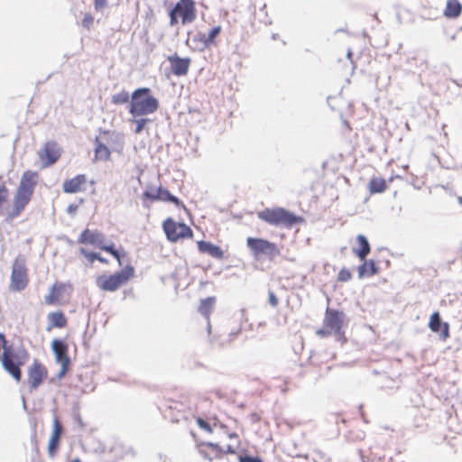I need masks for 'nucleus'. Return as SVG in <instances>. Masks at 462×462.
Wrapping results in <instances>:
<instances>
[{
  "label": "nucleus",
  "mask_w": 462,
  "mask_h": 462,
  "mask_svg": "<svg viewBox=\"0 0 462 462\" xmlns=\"http://www.w3.org/2000/svg\"><path fill=\"white\" fill-rule=\"evenodd\" d=\"M159 101L151 95L149 88H139L131 95L129 113L133 117H140L157 111Z\"/></svg>",
  "instance_id": "1"
},
{
  "label": "nucleus",
  "mask_w": 462,
  "mask_h": 462,
  "mask_svg": "<svg viewBox=\"0 0 462 462\" xmlns=\"http://www.w3.org/2000/svg\"><path fill=\"white\" fill-rule=\"evenodd\" d=\"M258 217L273 226L291 227L300 222L301 218L283 208H266L258 212Z\"/></svg>",
  "instance_id": "2"
},
{
  "label": "nucleus",
  "mask_w": 462,
  "mask_h": 462,
  "mask_svg": "<svg viewBox=\"0 0 462 462\" xmlns=\"http://www.w3.org/2000/svg\"><path fill=\"white\" fill-rule=\"evenodd\" d=\"M134 270L131 265H127L125 268L121 270L115 274L108 277L99 276L97 279V286L106 291H116L121 285L125 283L133 275Z\"/></svg>",
  "instance_id": "3"
},
{
  "label": "nucleus",
  "mask_w": 462,
  "mask_h": 462,
  "mask_svg": "<svg viewBox=\"0 0 462 462\" xmlns=\"http://www.w3.org/2000/svg\"><path fill=\"white\" fill-rule=\"evenodd\" d=\"M26 271L24 259L17 257L12 267L11 290L20 291L26 287L28 282Z\"/></svg>",
  "instance_id": "4"
},
{
  "label": "nucleus",
  "mask_w": 462,
  "mask_h": 462,
  "mask_svg": "<svg viewBox=\"0 0 462 462\" xmlns=\"http://www.w3.org/2000/svg\"><path fill=\"white\" fill-rule=\"evenodd\" d=\"M163 230L169 240L176 242L180 238L191 237L193 232L191 228L184 223H176L171 218L163 222Z\"/></svg>",
  "instance_id": "5"
},
{
  "label": "nucleus",
  "mask_w": 462,
  "mask_h": 462,
  "mask_svg": "<svg viewBox=\"0 0 462 462\" xmlns=\"http://www.w3.org/2000/svg\"><path fill=\"white\" fill-rule=\"evenodd\" d=\"M51 349L57 363L61 365L58 378H62L68 371L70 359L68 356V345L61 339L55 338L51 342Z\"/></svg>",
  "instance_id": "6"
},
{
  "label": "nucleus",
  "mask_w": 462,
  "mask_h": 462,
  "mask_svg": "<svg viewBox=\"0 0 462 462\" xmlns=\"http://www.w3.org/2000/svg\"><path fill=\"white\" fill-rule=\"evenodd\" d=\"M47 377V370L41 363L34 361L28 370V383L32 390L37 389Z\"/></svg>",
  "instance_id": "7"
},
{
  "label": "nucleus",
  "mask_w": 462,
  "mask_h": 462,
  "mask_svg": "<svg viewBox=\"0 0 462 462\" xmlns=\"http://www.w3.org/2000/svg\"><path fill=\"white\" fill-rule=\"evenodd\" d=\"M63 431L64 429L59 418L54 416L52 420V432L48 442V454L51 457H53L57 454Z\"/></svg>",
  "instance_id": "8"
},
{
  "label": "nucleus",
  "mask_w": 462,
  "mask_h": 462,
  "mask_svg": "<svg viewBox=\"0 0 462 462\" xmlns=\"http://www.w3.org/2000/svg\"><path fill=\"white\" fill-rule=\"evenodd\" d=\"M345 319V314L342 311L328 309L325 316V324L337 337L342 336L341 328Z\"/></svg>",
  "instance_id": "9"
},
{
  "label": "nucleus",
  "mask_w": 462,
  "mask_h": 462,
  "mask_svg": "<svg viewBox=\"0 0 462 462\" xmlns=\"http://www.w3.org/2000/svg\"><path fill=\"white\" fill-rule=\"evenodd\" d=\"M174 8L179 11L183 24L190 23L196 19L195 2L193 0H180Z\"/></svg>",
  "instance_id": "10"
},
{
  "label": "nucleus",
  "mask_w": 462,
  "mask_h": 462,
  "mask_svg": "<svg viewBox=\"0 0 462 462\" xmlns=\"http://www.w3.org/2000/svg\"><path fill=\"white\" fill-rule=\"evenodd\" d=\"M429 328L432 332L439 333L442 340H446L449 337V325L442 321L440 314L438 311L431 314Z\"/></svg>",
  "instance_id": "11"
},
{
  "label": "nucleus",
  "mask_w": 462,
  "mask_h": 462,
  "mask_svg": "<svg viewBox=\"0 0 462 462\" xmlns=\"http://www.w3.org/2000/svg\"><path fill=\"white\" fill-rule=\"evenodd\" d=\"M246 243L256 254H273L276 248L274 244L261 238L248 237Z\"/></svg>",
  "instance_id": "12"
},
{
  "label": "nucleus",
  "mask_w": 462,
  "mask_h": 462,
  "mask_svg": "<svg viewBox=\"0 0 462 462\" xmlns=\"http://www.w3.org/2000/svg\"><path fill=\"white\" fill-rule=\"evenodd\" d=\"M168 61L171 63V71L176 76H185L189 68L190 59L180 58L177 54L168 57Z\"/></svg>",
  "instance_id": "13"
},
{
  "label": "nucleus",
  "mask_w": 462,
  "mask_h": 462,
  "mask_svg": "<svg viewBox=\"0 0 462 462\" xmlns=\"http://www.w3.org/2000/svg\"><path fill=\"white\" fill-rule=\"evenodd\" d=\"M42 161L44 162V166H50L57 162L60 157V151L56 143L49 142L45 144L43 152L40 153Z\"/></svg>",
  "instance_id": "14"
},
{
  "label": "nucleus",
  "mask_w": 462,
  "mask_h": 462,
  "mask_svg": "<svg viewBox=\"0 0 462 462\" xmlns=\"http://www.w3.org/2000/svg\"><path fill=\"white\" fill-rule=\"evenodd\" d=\"M104 240L105 238L102 233L85 229L79 238V243L89 244L100 247Z\"/></svg>",
  "instance_id": "15"
},
{
  "label": "nucleus",
  "mask_w": 462,
  "mask_h": 462,
  "mask_svg": "<svg viewBox=\"0 0 462 462\" xmlns=\"http://www.w3.org/2000/svg\"><path fill=\"white\" fill-rule=\"evenodd\" d=\"M87 179L84 174H79L76 177L65 180L63 182V191L65 193H77L83 190L82 185L85 184Z\"/></svg>",
  "instance_id": "16"
},
{
  "label": "nucleus",
  "mask_w": 462,
  "mask_h": 462,
  "mask_svg": "<svg viewBox=\"0 0 462 462\" xmlns=\"http://www.w3.org/2000/svg\"><path fill=\"white\" fill-rule=\"evenodd\" d=\"M2 364L5 370L8 372L17 382L21 380V367L9 359L8 347H5V351L3 352Z\"/></svg>",
  "instance_id": "17"
},
{
  "label": "nucleus",
  "mask_w": 462,
  "mask_h": 462,
  "mask_svg": "<svg viewBox=\"0 0 462 462\" xmlns=\"http://www.w3.org/2000/svg\"><path fill=\"white\" fill-rule=\"evenodd\" d=\"M198 248L199 252L203 254H208V255L215 257L217 259H221L223 257V251L217 245L211 244L210 242L206 241H199Z\"/></svg>",
  "instance_id": "18"
},
{
  "label": "nucleus",
  "mask_w": 462,
  "mask_h": 462,
  "mask_svg": "<svg viewBox=\"0 0 462 462\" xmlns=\"http://www.w3.org/2000/svg\"><path fill=\"white\" fill-rule=\"evenodd\" d=\"M356 241L359 245V248L354 249L353 251L360 261H365L366 256L371 252L370 244L364 235H358L356 237Z\"/></svg>",
  "instance_id": "19"
},
{
  "label": "nucleus",
  "mask_w": 462,
  "mask_h": 462,
  "mask_svg": "<svg viewBox=\"0 0 462 462\" xmlns=\"http://www.w3.org/2000/svg\"><path fill=\"white\" fill-rule=\"evenodd\" d=\"M36 176L37 174L35 172H32L31 171H25L21 178L18 188L33 193L34 187L36 185Z\"/></svg>",
  "instance_id": "20"
},
{
  "label": "nucleus",
  "mask_w": 462,
  "mask_h": 462,
  "mask_svg": "<svg viewBox=\"0 0 462 462\" xmlns=\"http://www.w3.org/2000/svg\"><path fill=\"white\" fill-rule=\"evenodd\" d=\"M32 195V192L18 188L14 198V209L16 210V214L24 208L30 201Z\"/></svg>",
  "instance_id": "21"
},
{
  "label": "nucleus",
  "mask_w": 462,
  "mask_h": 462,
  "mask_svg": "<svg viewBox=\"0 0 462 462\" xmlns=\"http://www.w3.org/2000/svg\"><path fill=\"white\" fill-rule=\"evenodd\" d=\"M357 271L358 277L362 279L365 276H373L378 273L379 269L374 260H365L364 263L358 266Z\"/></svg>",
  "instance_id": "22"
},
{
  "label": "nucleus",
  "mask_w": 462,
  "mask_h": 462,
  "mask_svg": "<svg viewBox=\"0 0 462 462\" xmlns=\"http://www.w3.org/2000/svg\"><path fill=\"white\" fill-rule=\"evenodd\" d=\"M48 321L50 325L47 330H51V328H63L67 324V319L61 311L51 312L48 314Z\"/></svg>",
  "instance_id": "23"
},
{
  "label": "nucleus",
  "mask_w": 462,
  "mask_h": 462,
  "mask_svg": "<svg viewBox=\"0 0 462 462\" xmlns=\"http://www.w3.org/2000/svg\"><path fill=\"white\" fill-rule=\"evenodd\" d=\"M462 12V5L457 0H448L444 14L448 18H457Z\"/></svg>",
  "instance_id": "24"
},
{
  "label": "nucleus",
  "mask_w": 462,
  "mask_h": 462,
  "mask_svg": "<svg viewBox=\"0 0 462 462\" xmlns=\"http://www.w3.org/2000/svg\"><path fill=\"white\" fill-rule=\"evenodd\" d=\"M8 356L12 362L21 367L26 362L28 353L23 348L14 351L11 347H8Z\"/></svg>",
  "instance_id": "25"
},
{
  "label": "nucleus",
  "mask_w": 462,
  "mask_h": 462,
  "mask_svg": "<svg viewBox=\"0 0 462 462\" xmlns=\"http://www.w3.org/2000/svg\"><path fill=\"white\" fill-rule=\"evenodd\" d=\"M160 201L171 202L177 207H182L185 208V206L181 203V201L174 195H172L168 189H163L162 187L159 188V199Z\"/></svg>",
  "instance_id": "26"
},
{
  "label": "nucleus",
  "mask_w": 462,
  "mask_h": 462,
  "mask_svg": "<svg viewBox=\"0 0 462 462\" xmlns=\"http://www.w3.org/2000/svg\"><path fill=\"white\" fill-rule=\"evenodd\" d=\"M216 299L214 297H208L200 301L199 311L206 317L208 320V316L211 312Z\"/></svg>",
  "instance_id": "27"
},
{
  "label": "nucleus",
  "mask_w": 462,
  "mask_h": 462,
  "mask_svg": "<svg viewBox=\"0 0 462 462\" xmlns=\"http://www.w3.org/2000/svg\"><path fill=\"white\" fill-rule=\"evenodd\" d=\"M386 189V182L383 179L374 178L370 180L369 189L372 194L383 192Z\"/></svg>",
  "instance_id": "28"
},
{
  "label": "nucleus",
  "mask_w": 462,
  "mask_h": 462,
  "mask_svg": "<svg viewBox=\"0 0 462 462\" xmlns=\"http://www.w3.org/2000/svg\"><path fill=\"white\" fill-rule=\"evenodd\" d=\"M96 158L103 161H106L110 157L109 149L103 143H97L96 150Z\"/></svg>",
  "instance_id": "29"
},
{
  "label": "nucleus",
  "mask_w": 462,
  "mask_h": 462,
  "mask_svg": "<svg viewBox=\"0 0 462 462\" xmlns=\"http://www.w3.org/2000/svg\"><path fill=\"white\" fill-rule=\"evenodd\" d=\"M221 30H222L221 26L217 25V26L213 27L208 32V34H207V37H204L206 46H210L215 43V40L221 32Z\"/></svg>",
  "instance_id": "30"
},
{
  "label": "nucleus",
  "mask_w": 462,
  "mask_h": 462,
  "mask_svg": "<svg viewBox=\"0 0 462 462\" xmlns=\"http://www.w3.org/2000/svg\"><path fill=\"white\" fill-rule=\"evenodd\" d=\"M130 96L129 94L123 90L120 93L115 94L112 97V103L116 105H123L129 102Z\"/></svg>",
  "instance_id": "31"
},
{
  "label": "nucleus",
  "mask_w": 462,
  "mask_h": 462,
  "mask_svg": "<svg viewBox=\"0 0 462 462\" xmlns=\"http://www.w3.org/2000/svg\"><path fill=\"white\" fill-rule=\"evenodd\" d=\"M131 122L134 123L136 125L135 126V129H134V133L135 134H140L142 133V131L143 130L144 126L148 124V123H151L152 120L149 119V118H143V117H133V119L130 120Z\"/></svg>",
  "instance_id": "32"
},
{
  "label": "nucleus",
  "mask_w": 462,
  "mask_h": 462,
  "mask_svg": "<svg viewBox=\"0 0 462 462\" xmlns=\"http://www.w3.org/2000/svg\"><path fill=\"white\" fill-rule=\"evenodd\" d=\"M100 248L106 252H108L109 254H111L119 263V264H122L121 263V259H120V254L119 252L115 248L114 245L111 244V245H105L104 243L101 245Z\"/></svg>",
  "instance_id": "33"
},
{
  "label": "nucleus",
  "mask_w": 462,
  "mask_h": 462,
  "mask_svg": "<svg viewBox=\"0 0 462 462\" xmlns=\"http://www.w3.org/2000/svg\"><path fill=\"white\" fill-rule=\"evenodd\" d=\"M201 447H208L212 449V454L215 456V457H220L221 453L223 452V449L217 443L213 442H206L202 443Z\"/></svg>",
  "instance_id": "34"
},
{
  "label": "nucleus",
  "mask_w": 462,
  "mask_h": 462,
  "mask_svg": "<svg viewBox=\"0 0 462 462\" xmlns=\"http://www.w3.org/2000/svg\"><path fill=\"white\" fill-rule=\"evenodd\" d=\"M80 253L85 255L90 262H94L95 260H98L100 262H106V260L101 257L98 254L88 252L85 248H80Z\"/></svg>",
  "instance_id": "35"
},
{
  "label": "nucleus",
  "mask_w": 462,
  "mask_h": 462,
  "mask_svg": "<svg viewBox=\"0 0 462 462\" xmlns=\"http://www.w3.org/2000/svg\"><path fill=\"white\" fill-rule=\"evenodd\" d=\"M143 199H150L152 201H155L159 199V188L156 190L146 189L143 193Z\"/></svg>",
  "instance_id": "36"
},
{
  "label": "nucleus",
  "mask_w": 462,
  "mask_h": 462,
  "mask_svg": "<svg viewBox=\"0 0 462 462\" xmlns=\"http://www.w3.org/2000/svg\"><path fill=\"white\" fill-rule=\"evenodd\" d=\"M352 277V274L349 270L343 268L340 270L337 275V280L342 282H348Z\"/></svg>",
  "instance_id": "37"
},
{
  "label": "nucleus",
  "mask_w": 462,
  "mask_h": 462,
  "mask_svg": "<svg viewBox=\"0 0 462 462\" xmlns=\"http://www.w3.org/2000/svg\"><path fill=\"white\" fill-rule=\"evenodd\" d=\"M178 15H180L179 11L173 7L169 13L171 26H174L178 23Z\"/></svg>",
  "instance_id": "38"
},
{
  "label": "nucleus",
  "mask_w": 462,
  "mask_h": 462,
  "mask_svg": "<svg viewBox=\"0 0 462 462\" xmlns=\"http://www.w3.org/2000/svg\"><path fill=\"white\" fill-rule=\"evenodd\" d=\"M94 6L96 11L103 13L107 6V0H95Z\"/></svg>",
  "instance_id": "39"
},
{
  "label": "nucleus",
  "mask_w": 462,
  "mask_h": 462,
  "mask_svg": "<svg viewBox=\"0 0 462 462\" xmlns=\"http://www.w3.org/2000/svg\"><path fill=\"white\" fill-rule=\"evenodd\" d=\"M197 424L200 429L207 430L208 432H212L211 426L203 419L198 418Z\"/></svg>",
  "instance_id": "40"
},
{
  "label": "nucleus",
  "mask_w": 462,
  "mask_h": 462,
  "mask_svg": "<svg viewBox=\"0 0 462 462\" xmlns=\"http://www.w3.org/2000/svg\"><path fill=\"white\" fill-rule=\"evenodd\" d=\"M239 462H263L261 458L251 456H240Z\"/></svg>",
  "instance_id": "41"
},
{
  "label": "nucleus",
  "mask_w": 462,
  "mask_h": 462,
  "mask_svg": "<svg viewBox=\"0 0 462 462\" xmlns=\"http://www.w3.org/2000/svg\"><path fill=\"white\" fill-rule=\"evenodd\" d=\"M199 454L206 459L209 460V461H212L215 457V456L212 454V452L209 454L208 453L207 451H205L201 445L199 446Z\"/></svg>",
  "instance_id": "42"
},
{
  "label": "nucleus",
  "mask_w": 462,
  "mask_h": 462,
  "mask_svg": "<svg viewBox=\"0 0 462 462\" xmlns=\"http://www.w3.org/2000/svg\"><path fill=\"white\" fill-rule=\"evenodd\" d=\"M278 298L273 291H269V303L272 307L275 308L278 305Z\"/></svg>",
  "instance_id": "43"
},
{
  "label": "nucleus",
  "mask_w": 462,
  "mask_h": 462,
  "mask_svg": "<svg viewBox=\"0 0 462 462\" xmlns=\"http://www.w3.org/2000/svg\"><path fill=\"white\" fill-rule=\"evenodd\" d=\"M204 37H207V34L205 33H199L196 35L193 39V41H199L202 44V48H208V46H206V42L204 40Z\"/></svg>",
  "instance_id": "44"
},
{
  "label": "nucleus",
  "mask_w": 462,
  "mask_h": 462,
  "mask_svg": "<svg viewBox=\"0 0 462 462\" xmlns=\"http://www.w3.org/2000/svg\"><path fill=\"white\" fill-rule=\"evenodd\" d=\"M57 300V297L54 295L53 292H51V294L47 295L45 297V303L51 305V304H53Z\"/></svg>",
  "instance_id": "45"
},
{
  "label": "nucleus",
  "mask_w": 462,
  "mask_h": 462,
  "mask_svg": "<svg viewBox=\"0 0 462 462\" xmlns=\"http://www.w3.org/2000/svg\"><path fill=\"white\" fill-rule=\"evenodd\" d=\"M78 209V205L75 204H69L67 208V213L69 215L74 214Z\"/></svg>",
  "instance_id": "46"
},
{
  "label": "nucleus",
  "mask_w": 462,
  "mask_h": 462,
  "mask_svg": "<svg viewBox=\"0 0 462 462\" xmlns=\"http://www.w3.org/2000/svg\"><path fill=\"white\" fill-rule=\"evenodd\" d=\"M93 22V17L91 15H86L83 20L84 26H88Z\"/></svg>",
  "instance_id": "47"
},
{
  "label": "nucleus",
  "mask_w": 462,
  "mask_h": 462,
  "mask_svg": "<svg viewBox=\"0 0 462 462\" xmlns=\"http://www.w3.org/2000/svg\"><path fill=\"white\" fill-rule=\"evenodd\" d=\"M226 452L230 453V454H234L236 451H235V448H233V446L227 445L226 446Z\"/></svg>",
  "instance_id": "48"
},
{
  "label": "nucleus",
  "mask_w": 462,
  "mask_h": 462,
  "mask_svg": "<svg viewBox=\"0 0 462 462\" xmlns=\"http://www.w3.org/2000/svg\"><path fill=\"white\" fill-rule=\"evenodd\" d=\"M318 334H319V335H322V336H327V335H328V333L325 329H319V330L318 331Z\"/></svg>",
  "instance_id": "49"
},
{
  "label": "nucleus",
  "mask_w": 462,
  "mask_h": 462,
  "mask_svg": "<svg viewBox=\"0 0 462 462\" xmlns=\"http://www.w3.org/2000/svg\"><path fill=\"white\" fill-rule=\"evenodd\" d=\"M457 201L460 205H462V197L458 196L457 197Z\"/></svg>",
  "instance_id": "50"
},
{
  "label": "nucleus",
  "mask_w": 462,
  "mask_h": 462,
  "mask_svg": "<svg viewBox=\"0 0 462 462\" xmlns=\"http://www.w3.org/2000/svg\"><path fill=\"white\" fill-rule=\"evenodd\" d=\"M23 408L26 409V402H25L24 397H23Z\"/></svg>",
  "instance_id": "51"
},
{
  "label": "nucleus",
  "mask_w": 462,
  "mask_h": 462,
  "mask_svg": "<svg viewBox=\"0 0 462 462\" xmlns=\"http://www.w3.org/2000/svg\"><path fill=\"white\" fill-rule=\"evenodd\" d=\"M351 56H352V52H351V51H348V52H347V58H348V59H351Z\"/></svg>",
  "instance_id": "52"
},
{
  "label": "nucleus",
  "mask_w": 462,
  "mask_h": 462,
  "mask_svg": "<svg viewBox=\"0 0 462 462\" xmlns=\"http://www.w3.org/2000/svg\"><path fill=\"white\" fill-rule=\"evenodd\" d=\"M229 437L233 438V437H236V434H230Z\"/></svg>",
  "instance_id": "53"
},
{
  "label": "nucleus",
  "mask_w": 462,
  "mask_h": 462,
  "mask_svg": "<svg viewBox=\"0 0 462 462\" xmlns=\"http://www.w3.org/2000/svg\"><path fill=\"white\" fill-rule=\"evenodd\" d=\"M79 423L82 424L81 419L79 418Z\"/></svg>",
  "instance_id": "54"
}]
</instances>
